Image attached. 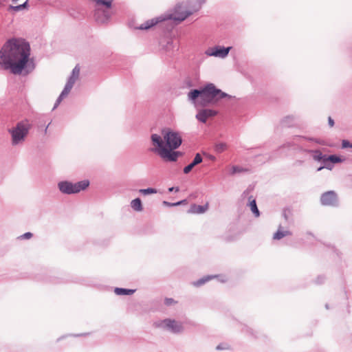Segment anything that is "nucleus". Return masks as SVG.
<instances>
[{
  "label": "nucleus",
  "instance_id": "f257e3e1",
  "mask_svg": "<svg viewBox=\"0 0 352 352\" xmlns=\"http://www.w3.org/2000/svg\"><path fill=\"white\" fill-rule=\"evenodd\" d=\"M30 56L28 42L21 38H10L0 50V65L15 75H20L23 71L28 74L34 69V60Z\"/></svg>",
  "mask_w": 352,
  "mask_h": 352
},
{
  "label": "nucleus",
  "instance_id": "f03ea898",
  "mask_svg": "<svg viewBox=\"0 0 352 352\" xmlns=\"http://www.w3.org/2000/svg\"><path fill=\"white\" fill-rule=\"evenodd\" d=\"M188 96L192 102H195L198 98H200L201 103L204 107L216 105L222 99L229 101L235 98V96L226 94L211 82L206 84L199 89H191Z\"/></svg>",
  "mask_w": 352,
  "mask_h": 352
},
{
  "label": "nucleus",
  "instance_id": "7ed1b4c3",
  "mask_svg": "<svg viewBox=\"0 0 352 352\" xmlns=\"http://www.w3.org/2000/svg\"><path fill=\"white\" fill-rule=\"evenodd\" d=\"M302 139L307 140L308 141L314 142L317 144H321L320 140L317 138H307L305 136H295L293 138V140L291 142H288L284 144L283 145V147L297 149L300 152L308 153L311 155V157L314 161L322 162L327 155L322 154V153L318 149L304 148L302 146H299L298 143L300 142V140Z\"/></svg>",
  "mask_w": 352,
  "mask_h": 352
},
{
  "label": "nucleus",
  "instance_id": "20e7f679",
  "mask_svg": "<svg viewBox=\"0 0 352 352\" xmlns=\"http://www.w3.org/2000/svg\"><path fill=\"white\" fill-rule=\"evenodd\" d=\"M95 3L94 19L98 23L104 24L109 21L113 14V0H92Z\"/></svg>",
  "mask_w": 352,
  "mask_h": 352
},
{
  "label": "nucleus",
  "instance_id": "39448f33",
  "mask_svg": "<svg viewBox=\"0 0 352 352\" xmlns=\"http://www.w3.org/2000/svg\"><path fill=\"white\" fill-rule=\"evenodd\" d=\"M32 128L28 119L19 121L15 126L9 129L8 133L11 135V144L16 146L22 144L26 139L30 129Z\"/></svg>",
  "mask_w": 352,
  "mask_h": 352
},
{
  "label": "nucleus",
  "instance_id": "423d86ee",
  "mask_svg": "<svg viewBox=\"0 0 352 352\" xmlns=\"http://www.w3.org/2000/svg\"><path fill=\"white\" fill-rule=\"evenodd\" d=\"M151 139L153 144L156 146L155 148L152 150L157 152L163 160L171 162L177 161L176 154H175V151L166 148L163 139L160 135L152 134Z\"/></svg>",
  "mask_w": 352,
  "mask_h": 352
},
{
  "label": "nucleus",
  "instance_id": "0eeeda50",
  "mask_svg": "<svg viewBox=\"0 0 352 352\" xmlns=\"http://www.w3.org/2000/svg\"><path fill=\"white\" fill-rule=\"evenodd\" d=\"M90 182L88 179H84L76 183L64 180L58 183L57 186L60 192L65 195H72L85 190L89 187Z\"/></svg>",
  "mask_w": 352,
  "mask_h": 352
},
{
  "label": "nucleus",
  "instance_id": "6e6552de",
  "mask_svg": "<svg viewBox=\"0 0 352 352\" xmlns=\"http://www.w3.org/2000/svg\"><path fill=\"white\" fill-rule=\"evenodd\" d=\"M193 11L186 9V6L184 3H177L174 8V10L171 13H166L163 14L165 17V21H171L175 25L180 23L186 18L190 16Z\"/></svg>",
  "mask_w": 352,
  "mask_h": 352
},
{
  "label": "nucleus",
  "instance_id": "1a4fd4ad",
  "mask_svg": "<svg viewBox=\"0 0 352 352\" xmlns=\"http://www.w3.org/2000/svg\"><path fill=\"white\" fill-rule=\"evenodd\" d=\"M156 327L173 334L182 333L184 327L182 322L171 318H166L155 322Z\"/></svg>",
  "mask_w": 352,
  "mask_h": 352
},
{
  "label": "nucleus",
  "instance_id": "9d476101",
  "mask_svg": "<svg viewBox=\"0 0 352 352\" xmlns=\"http://www.w3.org/2000/svg\"><path fill=\"white\" fill-rule=\"evenodd\" d=\"M163 140L166 148H168L170 150H176L182 143V138L179 133L173 131H168L166 132L164 135Z\"/></svg>",
  "mask_w": 352,
  "mask_h": 352
},
{
  "label": "nucleus",
  "instance_id": "9b49d317",
  "mask_svg": "<svg viewBox=\"0 0 352 352\" xmlns=\"http://www.w3.org/2000/svg\"><path fill=\"white\" fill-rule=\"evenodd\" d=\"M231 48L232 47L217 45L214 47H209L207 49L205 54L208 56L225 58L228 55Z\"/></svg>",
  "mask_w": 352,
  "mask_h": 352
},
{
  "label": "nucleus",
  "instance_id": "f8f14e48",
  "mask_svg": "<svg viewBox=\"0 0 352 352\" xmlns=\"http://www.w3.org/2000/svg\"><path fill=\"white\" fill-rule=\"evenodd\" d=\"M338 201V195L333 190H329L321 195L320 203L323 206H337Z\"/></svg>",
  "mask_w": 352,
  "mask_h": 352
},
{
  "label": "nucleus",
  "instance_id": "ddd939ff",
  "mask_svg": "<svg viewBox=\"0 0 352 352\" xmlns=\"http://www.w3.org/2000/svg\"><path fill=\"white\" fill-rule=\"evenodd\" d=\"M165 21V17L163 16V14L157 17L147 20L140 26L135 27V29L140 30H147L155 26V25Z\"/></svg>",
  "mask_w": 352,
  "mask_h": 352
},
{
  "label": "nucleus",
  "instance_id": "4468645a",
  "mask_svg": "<svg viewBox=\"0 0 352 352\" xmlns=\"http://www.w3.org/2000/svg\"><path fill=\"white\" fill-rule=\"evenodd\" d=\"M217 111L211 109H204L196 114V118L202 123H206L207 120L217 114Z\"/></svg>",
  "mask_w": 352,
  "mask_h": 352
},
{
  "label": "nucleus",
  "instance_id": "2eb2a0df",
  "mask_svg": "<svg viewBox=\"0 0 352 352\" xmlns=\"http://www.w3.org/2000/svg\"><path fill=\"white\" fill-rule=\"evenodd\" d=\"M80 75V67L78 65H76L74 68L72 69V74L69 78L67 79V81L66 82V85L70 87L71 88L73 87L74 85L75 84L76 80L78 78Z\"/></svg>",
  "mask_w": 352,
  "mask_h": 352
},
{
  "label": "nucleus",
  "instance_id": "dca6fc26",
  "mask_svg": "<svg viewBox=\"0 0 352 352\" xmlns=\"http://www.w3.org/2000/svg\"><path fill=\"white\" fill-rule=\"evenodd\" d=\"M163 50L169 54V55L173 54L175 51H177L179 47L176 43H174L172 39L166 40V43L163 44L161 43Z\"/></svg>",
  "mask_w": 352,
  "mask_h": 352
},
{
  "label": "nucleus",
  "instance_id": "f3484780",
  "mask_svg": "<svg viewBox=\"0 0 352 352\" xmlns=\"http://www.w3.org/2000/svg\"><path fill=\"white\" fill-rule=\"evenodd\" d=\"M208 208V204H206L203 206L197 205L195 204H192L190 208L188 210V213L192 214H203L204 213Z\"/></svg>",
  "mask_w": 352,
  "mask_h": 352
},
{
  "label": "nucleus",
  "instance_id": "a211bd4d",
  "mask_svg": "<svg viewBox=\"0 0 352 352\" xmlns=\"http://www.w3.org/2000/svg\"><path fill=\"white\" fill-rule=\"evenodd\" d=\"M296 123V118L294 116H287L281 120V125L283 127H292Z\"/></svg>",
  "mask_w": 352,
  "mask_h": 352
},
{
  "label": "nucleus",
  "instance_id": "6ab92c4d",
  "mask_svg": "<svg viewBox=\"0 0 352 352\" xmlns=\"http://www.w3.org/2000/svg\"><path fill=\"white\" fill-rule=\"evenodd\" d=\"M72 89V88H71L70 87H69V86H67L66 85H65L64 89H63L62 92L60 93V94L59 95V96L58 97V98L56 100V102L54 104L53 109L57 108V107L59 105V104L63 100V98L65 97H66L69 94V92L71 91Z\"/></svg>",
  "mask_w": 352,
  "mask_h": 352
},
{
  "label": "nucleus",
  "instance_id": "aec40b11",
  "mask_svg": "<svg viewBox=\"0 0 352 352\" xmlns=\"http://www.w3.org/2000/svg\"><path fill=\"white\" fill-rule=\"evenodd\" d=\"M72 89V88H71L70 87H69V86H67L66 85H65L64 89H63L62 92L60 93V94L59 95V96L58 97V98L56 100V102L54 104L53 109L57 108V107L59 105V104L63 100V98L65 97H66L69 94V92L71 91Z\"/></svg>",
  "mask_w": 352,
  "mask_h": 352
},
{
  "label": "nucleus",
  "instance_id": "412c9836",
  "mask_svg": "<svg viewBox=\"0 0 352 352\" xmlns=\"http://www.w3.org/2000/svg\"><path fill=\"white\" fill-rule=\"evenodd\" d=\"M72 89V88H71L70 87H69V86H67L66 85H65L64 89H63L62 92L60 93V94L59 95V96L58 97V98L56 100V102L54 104L53 109L57 108V107L59 105V104L63 100V98L65 97H66L69 94V92L71 91Z\"/></svg>",
  "mask_w": 352,
  "mask_h": 352
},
{
  "label": "nucleus",
  "instance_id": "4be33fe9",
  "mask_svg": "<svg viewBox=\"0 0 352 352\" xmlns=\"http://www.w3.org/2000/svg\"><path fill=\"white\" fill-rule=\"evenodd\" d=\"M72 89V88H71L70 87H69V86H67L66 85H65L64 89H63L62 92L60 93V94L59 95V96L58 97V98L56 100V102L54 104L53 109L57 108V107L59 105V104L63 100V98L65 97H66L69 94V92L71 91Z\"/></svg>",
  "mask_w": 352,
  "mask_h": 352
},
{
  "label": "nucleus",
  "instance_id": "5701e85b",
  "mask_svg": "<svg viewBox=\"0 0 352 352\" xmlns=\"http://www.w3.org/2000/svg\"><path fill=\"white\" fill-rule=\"evenodd\" d=\"M72 89V88H71L70 87H69V86H67L66 85H65L64 89H63L62 92L60 93V94L59 95V96L58 97V98L56 100V102L54 104L53 109L57 108V107L59 105V104L63 100V98L65 97H66L69 94V92L71 91Z\"/></svg>",
  "mask_w": 352,
  "mask_h": 352
},
{
  "label": "nucleus",
  "instance_id": "b1692460",
  "mask_svg": "<svg viewBox=\"0 0 352 352\" xmlns=\"http://www.w3.org/2000/svg\"><path fill=\"white\" fill-rule=\"evenodd\" d=\"M135 289H126L122 287H116L114 289V292L116 295L118 296H130L135 293Z\"/></svg>",
  "mask_w": 352,
  "mask_h": 352
},
{
  "label": "nucleus",
  "instance_id": "393cba45",
  "mask_svg": "<svg viewBox=\"0 0 352 352\" xmlns=\"http://www.w3.org/2000/svg\"><path fill=\"white\" fill-rule=\"evenodd\" d=\"M216 277V276H212V275H207V276H205L199 279H198L196 281H194L192 283V285L195 286V287H201L203 285H204L205 283H206L207 282H208L209 280L214 278Z\"/></svg>",
  "mask_w": 352,
  "mask_h": 352
},
{
  "label": "nucleus",
  "instance_id": "a878e982",
  "mask_svg": "<svg viewBox=\"0 0 352 352\" xmlns=\"http://www.w3.org/2000/svg\"><path fill=\"white\" fill-rule=\"evenodd\" d=\"M131 207L137 212H141L143 210L142 201L140 198H135L131 202Z\"/></svg>",
  "mask_w": 352,
  "mask_h": 352
},
{
  "label": "nucleus",
  "instance_id": "bb28decb",
  "mask_svg": "<svg viewBox=\"0 0 352 352\" xmlns=\"http://www.w3.org/2000/svg\"><path fill=\"white\" fill-rule=\"evenodd\" d=\"M241 331L243 333H244L245 334H246L247 336H250L252 338H257L256 332L254 329H252L251 327H250L245 324L243 325Z\"/></svg>",
  "mask_w": 352,
  "mask_h": 352
},
{
  "label": "nucleus",
  "instance_id": "cd10ccee",
  "mask_svg": "<svg viewBox=\"0 0 352 352\" xmlns=\"http://www.w3.org/2000/svg\"><path fill=\"white\" fill-rule=\"evenodd\" d=\"M292 233L291 232L288 231V230H285V231H282L280 230V229H278L274 234V236H273V239L274 240H280L282 238H283L284 236H286L287 235H290Z\"/></svg>",
  "mask_w": 352,
  "mask_h": 352
},
{
  "label": "nucleus",
  "instance_id": "c85d7f7f",
  "mask_svg": "<svg viewBox=\"0 0 352 352\" xmlns=\"http://www.w3.org/2000/svg\"><path fill=\"white\" fill-rule=\"evenodd\" d=\"M249 206L250 207V210L252 213L254 214L256 217H258L260 216V211L257 207L256 201L255 199H252L250 201Z\"/></svg>",
  "mask_w": 352,
  "mask_h": 352
},
{
  "label": "nucleus",
  "instance_id": "c756f323",
  "mask_svg": "<svg viewBox=\"0 0 352 352\" xmlns=\"http://www.w3.org/2000/svg\"><path fill=\"white\" fill-rule=\"evenodd\" d=\"M327 160L330 161V162H331L333 164L342 162V160L341 159V157L336 155H330L327 156Z\"/></svg>",
  "mask_w": 352,
  "mask_h": 352
},
{
  "label": "nucleus",
  "instance_id": "7c9ffc66",
  "mask_svg": "<svg viewBox=\"0 0 352 352\" xmlns=\"http://www.w3.org/2000/svg\"><path fill=\"white\" fill-rule=\"evenodd\" d=\"M226 147H227V146L225 143L219 142V143L215 144L214 151L217 153H222L223 151H224L226 149Z\"/></svg>",
  "mask_w": 352,
  "mask_h": 352
},
{
  "label": "nucleus",
  "instance_id": "2f4dec72",
  "mask_svg": "<svg viewBox=\"0 0 352 352\" xmlns=\"http://www.w3.org/2000/svg\"><path fill=\"white\" fill-rule=\"evenodd\" d=\"M248 170L247 168H243L242 167H240L239 166H233L232 167L230 174L234 175L236 173H243V172H248Z\"/></svg>",
  "mask_w": 352,
  "mask_h": 352
},
{
  "label": "nucleus",
  "instance_id": "473e14b6",
  "mask_svg": "<svg viewBox=\"0 0 352 352\" xmlns=\"http://www.w3.org/2000/svg\"><path fill=\"white\" fill-rule=\"evenodd\" d=\"M139 192L144 195H147L157 193V190L153 188H147L140 189L139 190Z\"/></svg>",
  "mask_w": 352,
  "mask_h": 352
},
{
  "label": "nucleus",
  "instance_id": "72a5a7b5",
  "mask_svg": "<svg viewBox=\"0 0 352 352\" xmlns=\"http://www.w3.org/2000/svg\"><path fill=\"white\" fill-rule=\"evenodd\" d=\"M23 8L21 6V5H17V6H12V5H10L8 8H7V11L10 12L12 11L13 12H19V11H21L23 10Z\"/></svg>",
  "mask_w": 352,
  "mask_h": 352
},
{
  "label": "nucleus",
  "instance_id": "f704fd0d",
  "mask_svg": "<svg viewBox=\"0 0 352 352\" xmlns=\"http://www.w3.org/2000/svg\"><path fill=\"white\" fill-rule=\"evenodd\" d=\"M206 0H196V4L193 6L192 11L197 12L200 10L201 6L206 3Z\"/></svg>",
  "mask_w": 352,
  "mask_h": 352
},
{
  "label": "nucleus",
  "instance_id": "c9c22d12",
  "mask_svg": "<svg viewBox=\"0 0 352 352\" xmlns=\"http://www.w3.org/2000/svg\"><path fill=\"white\" fill-rule=\"evenodd\" d=\"M202 161H203V158H202L201 155H200V153H196L193 160L192 161V163L195 166L199 164L200 163H201Z\"/></svg>",
  "mask_w": 352,
  "mask_h": 352
},
{
  "label": "nucleus",
  "instance_id": "e433bc0d",
  "mask_svg": "<svg viewBox=\"0 0 352 352\" xmlns=\"http://www.w3.org/2000/svg\"><path fill=\"white\" fill-rule=\"evenodd\" d=\"M327 155L324 157V160H322V163L323 164L324 168H327L328 170H331L333 167V165L330 161L327 160Z\"/></svg>",
  "mask_w": 352,
  "mask_h": 352
},
{
  "label": "nucleus",
  "instance_id": "4c0bfd02",
  "mask_svg": "<svg viewBox=\"0 0 352 352\" xmlns=\"http://www.w3.org/2000/svg\"><path fill=\"white\" fill-rule=\"evenodd\" d=\"M194 167H195V166L192 164V162H190L188 165H187L186 166H185L184 168V169H183L184 173L188 174Z\"/></svg>",
  "mask_w": 352,
  "mask_h": 352
},
{
  "label": "nucleus",
  "instance_id": "58836bf2",
  "mask_svg": "<svg viewBox=\"0 0 352 352\" xmlns=\"http://www.w3.org/2000/svg\"><path fill=\"white\" fill-rule=\"evenodd\" d=\"M175 303H176V301L172 298H166L164 299V304L166 306H170Z\"/></svg>",
  "mask_w": 352,
  "mask_h": 352
},
{
  "label": "nucleus",
  "instance_id": "ea45409f",
  "mask_svg": "<svg viewBox=\"0 0 352 352\" xmlns=\"http://www.w3.org/2000/svg\"><path fill=\"white\" fill-rule=\"evenodd\" d=\"M325 280V276L323 275H319L315 280V283L317 285L322 284Z\"/></svg>",
  "mask_w": 352,
  "mask_h": 352
},
{
  "label": "nucleus",
  "instance_id": "a19ab883",
  "mask_svg": "<svg viewBox=\"0 0 352 352\" xmlns=\"http://www.w3.org/2000/svg\"><path fill=\"white\" fill-rule=\"evenodd\" d=\"M342 147L343 148H352V144L347 140H344L342 142Z\"/></svg>",
  "mask_w": 352,
  "mask_h": 352
},
{
  "label": "nucleus",
  "instance_id": "79ce46f5",
  "mask_svg": "<svg viewBox=\"0 0 352 352\" xmlns=\"http://www.w3.org/2000/svg\"><path fill=\"white\" fill-rule=\"evenodd\" d=\"M33 236V234L32 232H28L24 233L23 234L21 235L19 238L21 239H29L32 238Z\"/></svg>",
  "mask_w": 352,
  "mask_h": 352
},
{
  "label": "nucleus",
  "instance_id": "37998d69",
  "mask_svg": "<svg viewBox=\"0 0 352 352\" xmlns=\"http://www.w3.org/2000/svg\"><path fill=\"white\" fill-rule=\"evenodd\" d=\"M228 349L227 344H223V343L219 344L216 346V349L218 351L224 350V349Z\"/></svg>",
  "mask_w": 352,
  "mask_h": 352
},
{
  "label": "nucleus",
  "instance_id": "c03bdc74",
  "mask_svg": "<svg viewBox=\"0 0 352 352\" xmlns=\"http://www.w3.org/2000/svg\"><path fill=\"white\" fill-rule=\"evenodd\" d=\"M162 204L164 206H169V207L176 206L175 203H170L167 201H164Z\"/></svg>",
  "mask_w": 352,
  "mask_h": 352
},
{
  "label": "nucleus",
  "instance_id": "a18cd8bd",
  "mask_svg": "<svg viewBox=\"0 0 352 352\" xmlns=\"http://www.w3.org/2000/svg\"><path fill=\"white\" fill-rule=\"evenodd\" d=\"M240 234H241V233H239L237 236H236L234 237H230L229 236H226V241H232L236 240V239H238V237L240 236Z\"/></svg>",
  "mask_w": 352,
  "mask_h": 352
},
{
  "label": "nucleus",
  "instance_id": "49530a36",
  "mask_svg": "<svg viewBox=\"0 0 352 352\" xmlns=\"http://www.w3.org/2000/svg\"><path fill=\"white\" fill-rule=\"evenodd\" d=\"M29 0H26L23 3L21 4L23 10H27L29 7Z\"/></svg>",
  "mask_w": 352,
  "mask_h": 352
},
{
  "label": "nucleus",
  "instance_id": "de8ad7c7",
  "mask_svg": "<svg viewBox=\"0 0 352 352\" xmlns=\"http://www.w3.org/2000/svg\"><path fill=\"white\" fill-rule=\"evenodd\" d=\"M179 192V187H170L168 188V192Z\"/></svg>",
  "mask_w": 352,
  "mask_h": 352
},
{
  "label": "nucleus",
  "instance_id": "09e8293b",
  "mask_svg": "<svg viewBox=\"0 0 352 352\" xmlns=\"http://www.w3.org/2000/svg\"><path fill=\"white\" fill-rule=\"evenodd\" d=\"M328 124L331 127L334 126V120L331 118V117H329Z\"/></svg>",
  "mask_w": 352,
  "mask_h": 352
},
{
  "label": "nucleus",
  "instance_id": "8fccbe9b",
  "mask_svg": "<svg viewBox=\"0 0 352 352\" xmlns=\"http://www.w3.org/2000/svg\"><path fill=\"white\" fill-rule=\"evenodd\" d=\"M186 199H184V200H182V201H177V202H175V205H176V206H180V205H182V204H183L186 203Z\"/></svg>",
  "mask_w": 352,
  "mask_h": 352
},
{
  "label": "nucleus",
  "instance_id": "3c124183",
  "mask_svg": "<svg viewBox=\"0 0 352 352\" xmlns=\"http://www.w3.org/2000/svg\"><path fill=\"white\" fill-rule=\"evenodd\" d=\"M176 154V157H177V160L179 158V157L182 156L183 155V153H182L181 151H175V153Z\"/></svg>",
  "mask_w": 352,
  "mask_h": 352
},
{
  "label": "nucleus",
  "instance_id": "603ef678",
  "mask_svg": "<svg viewBox=\"0 0 352 352\" xmlns=\"http://www.w3.org/2000/svg\"><path fill=\"white\" fill-rule=\"evenodd\" d=\"M6 0H0V8H2L5 5Z\"/></svg>",
  "mask_w": 352,
  "mask_h": 352
},
{
  "label": "nucleus",
  "instance_id": "864d4df0",
  "mask_svg": "<svg viewBox=\"0 0 352 352\" xmlns=\"http://www.w3.org/2000/svg\"><path fill=\"white\" fill-rule=\"evenodd\" d=\"M50 124V122H49L48 124L45 127V129H44V133H47V129H48V126H49Z\"/></svg>",
  "mask_w": 352,
  "mask_h": 352
},
{
  "label": "nucleus",
  "instance_id": "5fc2aeb1",
  "mask_svg": "<svg viewBox=\"0 0 352 352\" xmlns=\"http://www.w3.org/2000/svg\"><path fill=\"white\" fill-rule=\"evenodd\" d=\"M209 158L212 161H214L216 160L215 157L213 155H209Z\"/></svg>",
  "mask_w": 352,
  "mask_h": 352
},
{
  "label": "nucleus",
  "instance_id": "6e6d98bb",
  "mask_svg": "<svg viewBox=\"0 0 352 352\" xmlns=\"http://www.w3.org/2000/svg\"><path fill=\"white\" fill-rule=\"evenodd\" d=\"M323 168H324L323 166H320V167H318V168H317V171H320V170H322Z\"/></svg>",
  "mask_w": 352,
  "mask_h": 352
},
{
  "label": "nucleus",
  "instance_id": "4d7b16f0",
  "mask_svg": "<svg viewBox=\"0 0 352 352\" xmlns=\"http://www.w3.org/2000/svg\"><path fill=\"white\" fill-rule=\"evenodd\" d=\"M296 164H302L303 163V161H300V160H298L296 161Z\"/></svg>",
  "mask_w": 352,
  "mask_h": 352
},
{
  "label": "nucleus",
  "instance_id": "13d9d810",
  "mask_svg": "<svg viewBox=\"0 0 352 352\" xmlns=\"http://www.w3.org/2000/svg\"><path fill=\"white\" fill-rule=\"evenodd\" d=\"M325 308H326L327 309H329V304H326V305H325Z\"/></svg>",
  "mask_w": 352,
  "mask_h": 352
},
{
  "label": "nucleus",
  "instance_id": "bf43d9fd",
  "mask_svg": "<svg viewBox=\"0 0 352 352\" xmlns=\"http://www.w3.org/2000/svg\"><path fill=\"white\" fill-rule=\"evenodd\" d=\"M19 0H12L14 3H16Z\"/></svg>",
  "mask_w": 352,
  "mask_h": 352
},
{
  "label": "nucleus",
  "instance_id": "052dcab7",
  "mask_svg": "<svg viewBox=\"0 0 352 352\" xmlns=\"http://www.w3.org/2000/svg\"><path fill=\"white\" fill-rule=\"evenodd\" d=\"M41 127V125H38V128L40 129Z\"/></svg>",
  "mask_w": 352,
  "mask_h": 352
}]
</instances>
